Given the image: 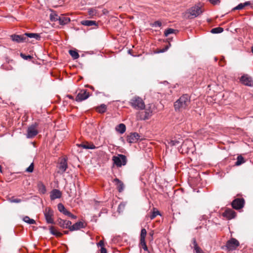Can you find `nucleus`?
<instances>
[{
	"label": "nucleus",
	"mask_w": 253,
	"mask_h": 253,
	"mask_svg": "<svg viewBox=\"0 0 253 253\" xmlns=\"http://www.w3.org/2000/svg\"><path fill=\"white\" fill-rule=\"evenodd\" d=\"M190 103V96L187 94H184L174 102V109L176 111H182L187 109Z\"/></svg>",
	"instance_id": "1"
},
{
	"label": "nucleus",
	"mask_w": 253,
	"mask_h": 253,
	"mask_svg": "<svg viewBox=\"0 0 253 253\" xmlns=\"http://www.w3.org/2000/svg\"><path fill=\"white\" fill-rule=\"evenodd\" d=\"M153 111L150 107L144 108L136 113V117L138 120L144 121L149 119L152 116Z\"/></svg>",
	"instance_id": "2"
},
{
	"label": "nucleus",
	"mask_w": 253,
	"mask_h": 253,
	"mask_svg": "<svg viewBox=\"0 0 253 253\" xmlns=\"http://www.w3.org/2000/svg\"><path fill=\"white\" fill-rule=\"evenodd\" d=\"M129 103L132 107L136 110H143L145 107L143 100L141 97L137 96L132 98Z\"/></svg>",
	"instance_id": "3"
},
{
	"label": "nucleus",
	"mask_w": 253,
	"mask_h": 253,
	"mask_svg": "<svg viewBox=\"0 0 253 253\" xmlns=\"http://www.w3.org/2000/svg\"><path fill=\"white\" fill-rule=\"evenodd\" d=\"M203 12L201 7L199 6H195L191 7L185 12V16L188 19L195 18Z\"/></svg>",
	"instance_id": "4"
},
{
	"label": "nucleus",
	"mask_w": 253,
	"mask_h": 253,
	"mask_svg": "<svg viewBox=\"0 0 253 253\" xmlns=\"http://www.w3.org/2000/svg\"><path fill=\"white\" fill-rule=\"evenodd\" d=\"M39 124L37 123H35L30 126L27 130L26 137L28 138H33L38 133L37 127Z\"/></svg>",
	"instance_id": "5"
},
{
	"label": "nucleus",
	"mask_w": 253,
	"mask_h": 253,
	"mask_svg": "<svg viewBox=\"0 0 253 253\" xmlns=\"http://www.w3.org/2000/svg\"><path fill=\"white\" fill-rule=\"evenodd\" d=\"M239 245V242L235 238H232L227 241L225 246L228 251H232L235 250Z\"/></svg>",
	"instance_id": "6"
},
{
	"label": "nucleus",
	"mask_w": 253,
	"mask_h": 253,
	"mask_svg": "<svg viewBox=\"0 0 253 253\" xmlns=\"http://www.w3.org/2000/svg\"><path fill=\"white\" fill-rule=\"evenodd\" d=\"M43 212L46 222L47 223L53 224V211L50 208L47 207L45 208Z\"/></svg>",
	"instance_id": "7"
},
{
	"label": "nucleus",
	"mask_w": 253,
	"mask_h": 253,
	"mask_svg": "<svg viewBox=\"0 0 253 253\" xmlns=\"http://www.w3.org/2000/svg\"><path fill=\"white\" fill-rule=\"evenodd\" d=\"M240 82L246 86H253V80L248 74H244L240 78Z\"/></svg>",
	"instance_id": "8"
},
{
	"label": "nucleus",
	"mask_w": 253,
	"mask_h": 253,
	"mask_svg": "<svg viewBox=\"0 0 253 253\" xmlns=\"http://www.w3.org/2000/svg\"><path fill=\"white\" fill-rule=\"evenodd\" d=\"M57 168L58 169L57 172L63 174L68 168L67 159H61L60 162L57 164Z\"/></svg>",
	"instance_id": "9"
},
{
	"label": "nucleus",
	"mask_w": 253,
	"mask_h": 253,
	"mask_svg": "<svg viewBox=\"0 0 253 253\" xmlns=\"http://www.w3.org/2000/svg\"><path fill=\"white\" fill-rule=\"evenodd\" d=\"M245 204V200L243 198H237L233 201L232 206L236 210H240L243 208Z\"/></svg>",
	"instance_id": "10"
},
{
	"label": "nucleus",
	"mask_w": 253,
	"mask_h": 253,
	"mask_svg": "<svg viewBox=\"0 0 253 253\" xmlns=\"http://www.w3.org/2000/svg\"><path fill=\"white\" fill-rule=\"evenodd\" d=\"M181 140V139L180 138L178 139L175 138L167 139L165 142V145L167 148H169L172 146H177L180 144Z\"/></svg>",
	"instance_id": "11"
},
{
	"label": "nucleus",
	"mask_w": 253,
	"mask_h": 253,
	"mask_svg": "<svg viewBox=\"0 0 253 253\" xmlns=\"http://www.w3.org/2000/svg\"><path fill=\"white\" fill-rule=\"evenodd\" d=\"M89 96V93L86 90H82L77 95L76 101L78 102L82 101L86 99Z\"/></svg>",
	"instance_id": "12"
},
{
	"label": "nucleus",
	"mask_w": 253,
	"mask_h": 253,
	"mask_svg": "<svg viewBox=\"0 0 253 253\" xmlns=\"http://www.w3.org/2000/svg\"><path fill=\"white\" fill-rule=\"evenodd\" d=\"M139 135L137 132L130 133L127 135L126 140L129 143H135L139 138Z\"/></svg>",
	"instance_id": "13"
},
{
	"label": "nucleus",
	"mask_w": 253,
	"mask_h": 253,
	"mask_svg": "<svg viewBox=\"0 0 253 253\" xmlns=\"http://www.w3.org/2000/svg\"><path fill=\"white\" fill-rule=\"evenodd\" d=\"M10 37L13 41L18 43L27 42V41H26V36H25V34L22 35L14 34L11 35Z\"/></svg>",
	"instance_id": "14"
},
{
	"label": "nucleus",
	"mask_w": 253,
	"mask_h": 253,
	"mask_svg": "<svg viewBox=\"0 0 253 253\" xmlns=\"http://www.w3.org/2000/svg\"><path fill=\"white\" fill-rule=\"evenodd\" d=\"M77 145L80 148L85 149H94L96 148L95 146L91 142L84 141L80 144H77Z\"/></svg>",
	"instance_id": "15"
},
{
	"label": "nucleus",
	"mask_w": 253,
	"mask_h": 253,
	"mask_svg": "<svg viewBox=\"0 0 253 253\" xmlns=\"http://www.w3.org/2000/svg\"><path fill=\"white\" fill-rule=\"evenodd\" d=\"M223 216L228 219H231L236 216V212L232 209H227L223 213Z\"/></svg>",
	"instance_id": "16"
},
{
	"label": "nucleus",
	"mask_w": 253,
	"mask_h": 253,
	"mask_svg": "<svg viewBox=\"0 0 253 253\" xmlns=\"http://www.w3.org/2000/svg\"><path fill=\"white\" fill-rule=\"evenodd\" d=\"M58 224L63 228H69L72 224V222L69 220L58 219L57 220Z\"/></svg>",
	"instance_id": "17"
},
{
	"label": "nucleus",
	"mask_w": 253,
	"mask_h": 253,
	"mask_svg": "<svg viewBox=\"0 0 253 253\" xmlns=\"http://www.w3.org/2000/svg\"><path fill=\"white\" fill-rule=\"evenodd\" d=\"M61 195L62 193L60 190L54 189L51 191L50 198L51 200H54L56 199L60 198Z\"/></svg>",
	"instance_id": "18"
},
{
	"label": "nucleus",
	"mask_w": 253,
	"mask_h": 253,
	"mask_svg": "<svg viewBox=\"0 0 253 253\" xmlns=\"http://www.w3.org/2000/svg\"><path fill=\"white\" fill-rule=\"evenodd\" d=\"M113 182L117 186V188L119 192H122L124 190L125 186L122 181L116 178L114 179Z\"/></svg>",
	"instance_id": "19"
},
{
	"label": "nucleus",
	"mask_w": 253,
	"mask_h": 253,
	"mask_svg": "<svg viewBox=\"0 0 253 253\" xmlns=\"http://www.w3.org/2000/svg\"><path fill=\"white\" fill-rule=\"evenodd\" d=\"M70 21V18L65 17L63 15H60L58 20L59 24L62 26L67 24Z\"/></svg>",
	"instance_id": "20"
},
{
	"label": "nucleus",
	"mask_w": 253,
	"mask_h": 253,
	"mask_svg": "<svg viewBox=\"0 0 253 253\" xmlns=\"http://www.w3.org/2000/svg\"><path fill=\"white\" fill-rule=\"evenodd\" d=\"M84 227V223L82 221H79L76 222L73 225H71V227H70V231H73L74 230H77Z\"/></svg>",
	"instance_id": "21"
},
{
	"label": "nucleus",
	"mask_w": 253,
	"mask_h": 253,
	"mask_svg": "<svg viewBox=\"0 0 253 253\" xmlns=\"http://www.w3.org/2000/svg\"><path fill=\"white\" fill-rule=\"evenodd\" d=\"M114 161L113 166L116 165L117 167H121L122 166L126 165V159H113Z\"/></svg>",
	"instance_id": "22"
},
{
	"label": "nucleus",
	"mask_w": 253,
	"mask_h": 253,
	"mask_svg": "<svg viewBox=\"0 0 253 253\" xmlns=\"http://www.w3.org/2000/svg\"><path fill=\"white\" fill-rule=\"evenodd\" d=\"M193 248L196 253H205L203 250L198 246L195 238H193L192 240Z\"/></svg>",
	"instance_id": "23"
},
{
	"label": "nucleus",
	"mask_w": 253,
	"mask_h": 253,
	"mask_svg": "<svg viewBox=\"0 0 253 253\" xmlns=\"http://www.w3.org/2000/svg\"><path fill=\"white\" fill-rule=\"evenodd\" d=\"M25 36H26V41L28 38H34L37 41H40L41 38L40 35L37 33H25Z\"/></svg>",
	"instance_id": "24"
},
{
	"label": "nucleus",
	"mask_w": 253,
	"mask_h": 253,
	"mask_svg": "<svg viewBox=\"0 0 253 253\" xmlns=\"http://www.w3.org/2000/svg\"><path fill=\"white\" fill-rule=\"evenodd\" d=\"M49 231L51 234L57 237H60L62 235V233L58 231L53 226H51L49 227Z\"/></svg>",
	"instance_id": "25"
},
{
	"label": "nucleus",
	"mask_w": 253,
	"mask_h": 253,
	"mask_svg": "<svg viewBox=\"0 0 253 253\" xmlns=\"http://www.w3.org/2000/svg\"><path fill=\"white\" fill-rule=\"evenodd\" d=\"M95 109L99 113H104L107 110V106L104 104H102L100 106L96 107Z\"/></svg>",
	"instance_id": "26"
},
{
	"label": "nucleus",
	"mask_w": 253,
	"mask_h": 253,
	"mask_svg": "<svg viewBox=\"0 0 253 253\" xmlns=\"http://www.w3.org/2000/svg\"><path fill=\"white\" fill-rule=\"evenodd\" d=\"M116 130L121 134H123L126 130V126L124 124H120L116 126Z\"/></svg>",
	"instance_id": "27"
},
{
	"label": "nucleus",
	"mask_w": 253,
	"mask_h": 253,
	"mask_svg": "<svg viewBox=\"0 0 253 253\" xmlns=\"http://www.w3.org/2000/svg\"><path fill=\"white\" fill-rule=\"evenodd\" d=\"M158 215H160V211L157 209L153 208V211L150 212L149 216L151 219H153Z\"/></svg>",
	"instance_id": "28"
},
{
	"label": "nucleus",
	"mask_w": 253,
	"mask_h": 253,
	"mask_svg": "<svg viewBox=\"0 0 253 253\" xmlns=\"http://www.w3.org/2000/svg\"><path fill=\"white\" fill-rule=\"evenodd\" d=\"M83 25L91 26L92 25H96V21L93 20H83L81 22Z\"/></svg>",
	"instance_id": "29"
},
{
	"label": "nucleus",
	"mask_w": 253,
	"mask_h": 253,
	"mask_svg": "<svg viewBox=\"0 0 253 253\" xmlns=\"http://www.w3.org/2000/svg\"><path fill=\"white\" fill-rule=\"evenodd\" d=\"M38 188L39 191L40 193L44 194L45 193L46 190L45 186L42 182H39L38 184Z\"/></svg>",
	"instance_id": "30"
},
{
	"label": "nucleus",
	"mask_w": 253,
	"mask_h": 253,
	"mask_svg": "<svg viewBox=\"0 0 253 253\" xmlns=\"http://www.w3.org/2000/svg\"><path fill=\"white\" fill-rule=\"evenodd\" d=\"M50 20L52 22L58 21L59 15L56 14L54 11H52L50 14Z\"/></svg>",
	"instance_id": "31"
},
{
	"label": "nucleus",
	"mask_w": 253,
	"mask_h": 253,
	"mask_svg": "<svg viewBox=\"0 0 253 253\" xmlns=\"http://www.w3.org/2000/svg\"><path fill=\"white\" fill-rule=\"evenodd\" d=\"M69 52L70 55L72 56V57L74 59H77L79 58V54L77 51L73 50H70Z\"/></svg>",
	"instance_id": "32"
},
{
	"label": "nucleus",
	"mask_w": 253,
	"mask_h": 253,
	"mask_svg": "<svg viewBox=\"0 0 253 253\" xmlns=\"http://www.w3.org/2000/svg\"><path fill=\"white\" fill-rule=\"evenodd\" d=\"M176 32V30L171 29V28H168L166 29L164 32V35L166 37H168L169 35L171 34L175 33Z\"/></svg>",
	"instance_id": "33"
},
{
	"label": "nucleus",
	"mask_w": 253,
	"mask_h": 253,
	"mask_svg": "<svg viewBox=\"0 0 253 253\" xmlns=\"http://www.w3.org/2000/svg\"><path fill=\"white\" fill-rule=\"evenodd\" d=\"M88 15L90 17H93L97 14V10L94 8H89L88 10Z\"/></svg>",
	"instance_id": "34"
},
{
	"label": "nucleus",
	"mask_w": 253,
	"mask_h": 253,
	"mask_svg": "<svg viewBox=\"0 0 253 253\" xmlns=\"http://www.w3.org/2000/svg\"><path fill=\"white\" fill-rule=\"evenodd\" d=\"M146 234H147L146 230L145 228L142 229L141 231L140 241L145 240V237H146Z\"/></svg>",
	"instance_id": "35"
},
{
	"label": "nucleus",
	"mask_w": 253,
	"mask_h": 253,
	"mask_svg": "<svg viewBox=\"0 0 253 253\" xmlns=\"http://www.w3.org/2000/svg\"><path fill=\"white\" fill-rule=\"evenodd\" d=\"M23 220L26 222V223H28L29 224H35L36 223V221H35V220L33 219H31L29 216H25L24 218H23Z\"/></svg>",
	"instance_id": "36"
},
{
	"label": "nucleus",
	"mask_w": 253,
	"mask_h": 253,
	"mask_svg": "<svg viewBox=\"0 0 253 253\" xmlns=\"http://www.w3.org/2000/svg\"><path fill=\"white\" fill-rule=\"evenodd\" d=\"M223 31V29L221 27L214 28L211 29V32L213 34H219Z\"/></svg>",
	"instance_id": "37"
},
{
	"label": "nucleus",
	"mask_w": 253,
	"mask_h": 253,
	"mask_svg": "<svg viewBox=\"0 0 253 253\" xmlns=\"http://www.w3.org/2000/svg\"><path fill=\"white\" fill-rule=\"evenodd\" d=\"M9 201L11 203H19L22 201L21 199H18V198H16L14 197H12L9 198Z\"/></svg>",
	"instance_id": "38"
},
{
	"label": "nucleus",
	"mask_w": 253,
	"mask_h": 253,
	"mask_svg": "<svg viewBox=\"0 0 253 253\" xmlns=\"http://www.w3.org/2000/svg\"><path fill=\"white\" fill-rule=\"evenodd\" d=\"M140 245L144 251H148V248L147 247L145 240L140 241Z\"/></svg>",
	"instance_id": "39"
},
{
	"label": "nucleus",
	"mask_w": 253,
	"mask_h": 253,
	"mask_svg": "<svg viewBox=\"0 0 253 253\" xmlns=\"http://www.w3.org/2000/svg\"><path fill=\"white\" fill-rule=\"evenodd\" d=\"M126 207V204L124 203H121L118 206V211L121 212L123 211Z\"/></svg>",
	"instance_id": "40"
},
{
	"label": "nucleus",
	"mask_w": 253,
	"mask_h": 253,
	"mask_svg": "<svg viewBox=\"0 0 253 253\" xmlns=\"http://www.w3.org/2000/svg\"><path fill=\"white\" fill-rule=\"evenodd\" d=\"M34 170V163H32L30 166L26 169V171L28 172H32Z\"/></svg>",
	"instance_id": "41"
},
{
	"label": "nucleus",
	"mask_w": 253,
	"mask_h": 253,
	"mask_svg": "<svg viewBox=\"0 0 253 253\" xmlns=\"http://www.w3.org/2000/svg\"><path fill=\"white\" fill-rule=\"evenodd\" d=\"M244 7V5L243 3H239L237 6L233 8V10H241Z\"/></svg>",
	"instance_id": "42"
},
{
	"label": "nucleus",
	"mask_w": 253,
	"mask_h": 253,
	"mask_svg": "<svg viewBox=\"0 0 253 253\" xmlns=\"http://www.w3.org/2000/svg\"><path fill=\"white\" fill-rule=\"evenodd\" d=\"M153 27H160L162 26V23L159 21H156L152 24Z\"/></svg>",
	"instance_id": "43"
},
{
	"label": "nucleus",
	"mask_w": 253,
	"mask_h": 253,
	"mask_svg": "<svg viewBox=\"0 0 253 253\" xmlns=\"http://www.w3.org/2000/svg\"><path fill=\"white\" fill-rule=\"evenodd\" d=\"M58 209L59 211L62 212L65 209V208L62 204L60 203L58 205Z\"/></svg>",
	"instance_id": "44"
},
{
	"label": "nucleus",
	"mask_w": 253,
	"mask_h": 253,
	"mask_svg": "<svg viewBox=\"0 0 253 253\" xmlns=\"http://www.w3.org/2000/svg\"><path fill=\"white\" fill-rule=\"evenodd\" d=\"M238 161L236 162L235 165L236 166H239L241 165L242 164L244 163L246 161L245 159H237Z\"/></svg>",
	"instance_id": "45"
},
{
	"label": "nucleus",
	"mask_w": 253,
	"mask_h": 253,
	"mask_svg": "<svg viewBox=\"0 0 253 253\" xmlns=\"http://www.w3.org/2000/svg\"><path fill=\"white\" fill-rule=\"evenodd\" d=\"M20 56L25 60L31 59L32 58L31 55H25L23 53H21Z\"/></svg>",
	"instance_id": "46"
},
{
	"label": "nucleus",
	"mask_w": 253,
	"mask_h": 253,
	"mask_svg": "<svg viewBox=\"0 0 253 253\" xmlns=\"http://www.w3.org/2000/svg\"><path fill=\"white\" fill-rule=\"evenodd\" d=\"M66 215L70 217L72 219H76L77 218V216L74 214H73L72 213H71L69 211V212L66 214Z\"/></svg>",
	"instance_id": "47"
},
{
	"label": "nucleus",
	"mask_w": 253,
	"mask_h": 253,
	"mask_svg": "<svg viewBox=\"0 0 253 253\" xmlns=\"http://www.w3.org/2000/svg\"><path fill=\"white\" fill-rule=\"evenodd\" d=\"M210 2L213 5L218 4L220 2V0H209Z\"/></svg>",
	"instance_id": "48"
},
{
	"label": "nucleus",
	"mask_w": 253,
	"mask_h": 253,
	"mask_svg": "<svg viewBox=\"0 0 253 253\" xmlns=\"http://www.w3.org/2000/svg\"><path fill=\"white\" fill-rule=\"evenodd\" d=\"M97 246L98 247H100L101 248H102V247H104V241L103 240H100L98 243H97Z\"/></svg>",
	"instance_id": "49"
},
{
	"label": "nucleus",
	"mask_w": 253,
	"mask_h": 253,
	"mask_svg": "<svg viewBox=\"0 0 253 253\" xmlns=\"http://www.w3.org/2000/svg\"><path fill=\"white\" fill-rule=\"evenodd\" d=\"M190 143L192 144V142L191 140H187L186 141L184 142V143L182 145V146L183 147H184L185 145H186L187 144H190Z\"/></svg>",
	"instance_id": "50"
},
{
	"label": "nucleus",
	"mask_w": 253,
	"mask_h": 253,
	"mask_svg": "<svg viewBox=\"0 0 253 253\" xmlns=\"http://www.w3.org/2000/svg\"><path fill=\"white\" fill-rule=\"evenodd\" d=\"M118 156L119 157L116 156H113L112 158H122V159L126 158V157L123 155H118Z\"/></svg>",
	"instance_id": "51"
},
{
	"label": "nucleus",
	"mask_w": 253,
	"mask_h": 253,
	"mask_svg": "<svg viewBox=\"0 0 253 253\" xmlns=\"http://www.w3.org/2000/svg\"><path fill=\"white\" fill-rule=\"evenodd\" d=\"M169 48V46H167L165 48L163 49L162 50H161L160 52H164L166 51H167L168 48Z\"/></svg>",
	"instance_id": "52"
},
{
	"label": "nucleus",
	"mask_w": 253,
	"mask_h": 253,
	"mask_svg": "<svg viewBox=\"0 0 253 253\" xmlns=\"http://www.w3.org/2000/svg\"><path fill=\"white\" fill-rule=\"evenodd\" d=\"M243 4L244 5V7H245L246 6L251 5V2L250 1H246L245 2L243 3Z\"/></svg>",
	"instance_id": "53"
},
{
	"label": "nucleus",
	"mask_w": 253,
	"mask_h": 253,
	"mask_svg": "<svg viewBox=\"0 0 253 253\" xmlns=\"http://www.w3.org/2000/svg\"><path fill=\"white\" fill-rule=\"evenodd\" d=\"M69 212V211H68L67 209H65L62 212L66 215V214Z\"/></svg>",
	"instance_id": "54"
},
{
	"label": "nucleus",
	"mask_w": 253,
	"mask_h": 253,
	"mask_svg": "<svg viewBox=\"0 0 253 253\" xmlns=\"http://www.w3.org/2000/svg\"><path fill=\"white\" fill-rule=\"evenodd\" d=\"M67 97H68V98H69V99H74L73 96H72L71 95H67Z\"/></svg>",
	"instance_id": "55"
},
{
	"label": "nucleus",
	"mask_w": 253,
	"mask_h": 253,
	"mask_svg": "<svg viewBox=\"0 0 253 253\" xmlns=\"http://www.w3.org/2000/svg\"><path fill=\"white\" fill-rule=\"evenodd\" d=\"M238 159H241V158H243V157L241 156V155H238L237 156V158Z\"/></svg>",
	"instance_id": "56"
},
{
	"label": "nucleus",
	"mask_w": 253,
	"mask_h": 253,
	"mask_svg": "<svg viewBox=\"0 0 253 253\" xmlns=\"http://www.w3.org/2000/svg\"><path fill=\"white\" fill-rule=\"evenodd\" d=\"M68 233H69L68 231H64V233L65 234H68Z\"/></svg>",
	"instance_id": "57"
},
{
	"label": "nucleus",
	"mask_w": 253,
	"mask_h": 253,
	"mask_svg": "<svg viewBox=\"0 0 253 253\" xmlns=\"http://www.w3.org/2000/svg\"><path fill=\"white\" fill-rule=\"evenodd\" d=\"M0 172H1V173H2V167H1V165H0Z\"/></svg>",
	"instance_id": "58"
},
{
	"label": "nucleus",
	"mask_w": 253,
	"mask_h": 253,
	"mask_svg": "<svg viewBox=\"0 0 253 253\" xmlns=\"http://www.w3.org/2000/svg\"><path fill=\"white\" fill-rule=\"evenodd\" d=\"M251 51H252V52L253 53V46L252 47Z\"/></svg>",
	"instance_id": "59"
}]
</instances>
